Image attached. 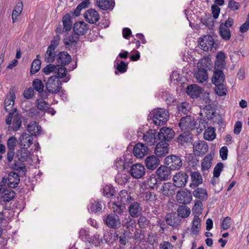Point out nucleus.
Segmentation results:
<instances>
[{
  "label": "nucleus",
  "instance_id": "864d4df0",
  "mask_svg": "<svg viewBox=\"0 0 249 249\" xmlns=\"http://www.w3.org/2000/svg\"><path fill=\"white\" fill-rule=\"evenodd\" d=\"M33 87L34 89L40 93L43 91L44 85L41 80L35 79L33 82Z\"/></svg>",
  "mask_w": 249,
  "mask_h": 249
},
{
  "label": "nucleus",
  "instance_id": "ddd939ff",
  "mask_svg": "<svg viewBox=\"0 0 249 249\" xmlns=\"http://www.w3.org/2000/svg\"><path fill=\"white\" fill-rule=\"evenodd\" d=\"M106 223L108 227L112 229H118L121 226L119 217L115 213H110L107 216Z\"/></svg>",
  "mask_w": 249,
  "mask_h": 249
},
{
  "label": "nucleus",
  "instance_id": "a19ab883",
  "mask_svg": "<svg viewBox=\"0 0 249 249\" xmlns=\"http://www.w3.org/2000/svg\"><path fill=\"white\" fill-rule=\"evenodd\" d=\"M200 222L201 220L198 215H195L193 219V226L191 228L192 233L195 235H197L199 233V229L201 226Z\"/></svg>",
  "mask_w": 249,
  "mask_h": 249
},
{
  "label": "nucleus",
  "instance_id": "49530a36",
  "mask_svg": "<svg viewBox=\"0 0 249 249\" xmlns=\"http://www.w3.org/2000/svg\"><path fill=\"white\" fill-rule=\"evenodd\" d=\"M203 137L204 139L209 141L214 140L216 137L214 128L212 126L208 127L205 130Z\"/></svg>",
  "mask_w": 249,
  "mask_h": 249
},
{
  "label": "nucleus",
  "instance_id": "393cba45",
  "mask_svg": "<svg viewBox=\"0 0 249 249\" xmlns=\"http://www.w3.org/2000/svg\"><path fill=\"white\" fill-rule=\"evenodd\" d=\"M19 141L21 147L28 148L33 143V138L31 135L23 133L20 136Z\"/></svg>",
  "mask_w": 249,
  "mask_h": 249
},
{
  "label": "nucleus",
  "instance_id": "412c9836",
  "mask_svg": "<svg viewBox=\"0 0 249 249\" xmlns=\"http://www.w3.org/2000/svg\"><path fill=\"white\" fill-rule=\"evenodd\" d=\"M160 163L159 159L154 155L147 157L145 160V164L147 168L152 171L157 168Z\"/></svg>",
  "mask_w": 249,
  "mask_h": 249
},
{
  "label": "nucleus",
  "instance_id": "4be33fe9",
  "mask_svg": "<svg viewBox=\"0 0 249 249\" xmlns=\"http://www.w3.org/2000/svg\"><path fill=\"white\" fill-rule=\"evenodd\" d=\"M128 207L130 216L133 218L138 217L141 213L142 207L138 202H131Z\"/></svg>",
  "mask_w": 249,
  "mask_h": 249
},
{
  "label": "nucleus",
  "instance_id": "6ab92c4d",
  "mask_svg": "<svg viewBox=\"0 0 249 249\" xmlns=\"http://www.w3.org/2000/svg\"><path fill=\"white\" fill-rule=\"evenodd\" d=\"M148 151V148L144 144L138 143L133 148V154L138 158H142L145 156Z\"/></svg>",
  "mask_w": 249,
  "mask_h": 249
},
{
  "label": "nucleus",
  "instance_id": "bf43d9fd",
  "mask_svg": "<svg viewBox=\"0 0 249 249\" xmlns=\"http://www.w3.org/2000/svg\"><path fill=\"white\" fill-rule=\"evenodd\" d=\"M114 66L116 67L118 71L121 73H124L127 71L128 64L124 61H122L120 63H116Z\"/></svg>",
  "mask_w": 249,
  "mask_h": 249
},
{
  "label": "nucleus",
  "instance_id": "6e6552de",
  "mask_svg": "<svg viewBox=\"0 0 249 249\" xmlns=\"http://www.w3.org/2000/svg\"><path fill=\"white\" fill-rule=\"evenodd\" d=\"M208 145L204 141L198 140L193 144V152L195 156L201 157L208 151Z\"/></svg>",
  "mask_w": 249,
  "mask_h": 249
},
{
  "label": "nucleus",
  "instance_id": "ea45409f",
  "mask_svg": "<svg viewBox=\"0 0 249 249\" xmlns=\"http://www.w3.org/2000/svg\"><path fill=\"white\" fill-rule=\"evenodd\" d=\"M166 223L172 227H176L178 224V219L176 218V214L174 213H168L165 216Z\"/></svg>",
  "mask_w": 249,
  "mask_h": 249
},
{
  "label": "nucleus",
  "instance_id": "c85d7f7f",
  "mask_svg": "<svg viewBox=\"0 0 249 249\" xmlns=\"http://www.w3.org/2000/svg\"><path fill=\"white\" fill-rule=\"evenodd\" d=\"M96 4L101 9L112 10L115 3L113 0H96Z\"/></svg>",
  "mask_w": 249,
  "mask_h": 249
},
{
  "label": "nucleus",
  "instance_id": "a211bd4d",
  "mask_svg": "<svg viewBox=\"0 0 249 249\" xmlns=\"http://www.w3.org/2000/svg\"><path fill=\"white\" fill-rule=\"evenodd\" d=\"M177 199L179 203L183 204H189L192 199V195L190 191L178 192L177 194Z\"/></svg>",
  "mask_w": 249,
  "mask_h": 249
},
{
  "label": "nucleus",
  "instance_id": "a878e982",
  "mask_svg": "<svg viewBox=\"0 0 249 249\" xmlns=\"http://www.w3.org/2000/svg\"><path fill=\"white\" fill-rule=\"evenodd\" d=\"M79 36L74 33L66 36L64 39L65 47L69 49L75 48L76 46L77 42Z\"/></svg>",
  "mask_w": 249,
  "mask_h": 249
},
{
  "label": "nucleus",
  "instance_id": "de8ad7c7",
  "mask_svg": "<svg viewBox=\"0 0 249 249\" xmlns=\"http://www.w3.org/2000/svg\"><path fill=\"white\" fill-rule=\"evenodd\" d=\"M203 209L202 201L198 199L196 200L195 201V204L192 208L193 213L196 214V215H199L202 213Z\"/></svg>",
  "mask_w": 249,
  "mask_h": 249
},
{
  "label": "nucleus",
  "instance_id": "6e6d98bb",
  "mask_svg": "<svg viewBox=\"0 0 249 249\" xmlns=\"http://www.w3.org/2000/svg\"><path fill=\"white\" fill-rule=\"evenodd\" d=\"M215 88V93L219 96H222L226 95L227 89L224 84H220L219 85H216Z\"/></svg>",
  "mask_w": 249,
  "mask_h": 249
},
{
  "label": "nucleus",
  "instance_id": "13d9d810",
  "mask_svg": "<svg viewBox=\"0 0 249 249\" xmlns=\"http://www.w3.org/2000/svg\"><path fill=\"white\" fill-rule=\"evenodd\" d=\"M36 108L40 110H46L48 107L49 104L43 99H38L36 101Z\"/></svg>",
  "mask_w": 249,
  "mask_h": 249
},
{
  "label": "nucleus",
  "instance_id": "423d86ee",
  "mask_svg": "<svg viewBox=\"0 0 249 249\" xmlns=\"http://www.w3.org/2000/svg\"><path fill=\"white\" fill-rule=\"evenodd\" d=\"M164 164L168 166L171 170H178L182 165L181 159L176 155H170L166 157L164 160Z\"/></svg>",
  "mask_w": 249,
  "mask_h": 249
},
{
  "label": "nucleus",
  "instance_id": "603ef678",
  "mask_svg": "<svg viewBox=\"0 0 249 249\" xmlns=\"http://www.w3.org/2000/svg\"><path fill=\"white\" fill-rule=\"evenodd\" d=\"M41 62L39 59H35L32 63L30 72L34 74L37 72L40 69Z\"/></svg>",
  "mask_w": 249,
  "mask_h": 249
},
{
  "label": "nucleus",
  "instance_id": "f03ea898",
  "mask_svg": "<svg viewBox=\"0 0 249 249\" xmlns=\"http://www.w3.org/2000/svg\"><path fill=\"white\" fill-rule=\"evenodd\" d=\"M43 72L46 75H49L52 72L57 73L59 78L63 79V82H68L71 79V75L67 72V69L60 65H54L52 64L47 65L43 70Z\"/></svg>",
  "mask_w": 249,
  "mask_h": 249
},
{
  "label": "nucleus",
  "instance_id": "aec40b11",
  "mask_svg": "<svg viewBox=\"0 0 249 249\" xmlns=\"http://www.w3.org/2000/svg\"><path fill=\"white\" fill-rule=\"evenodd\" d=\"M85 20L90 23H95L99 19L98 13L94 9H90L87 11L84 14Z\"/></svg>",
  "mask_w": 249,
  "mask_h": 249
},
{
  "label": "nucleus",
  "instance_id": "b1692460",
  "mask_svg": "<svg viewBox=\"0 0 249 249\" xmlns=\"http://www.w3.org/2000/svg\"><path fill=\"white\" fill-rule=\"evenodd\" d=\"M225 80V76L221 70L215 69L214 70L212 81L214 85L224 83Z\"/></svg>",
  "mask_w": 249,
  "mask_h": 249
},
{
  "label": "nucleus",
  "instance_id": "2eb2a0df",
  "mask_svg": "<svg viewBox=\"0 0 249 249\" xmlns=\"http://www.w3.org/2000/svg\"><path fill=\"white\" fill-rule=\"evenodd\" d=\"M0 193L1 194V199L5 202H8L12 200L15 196V193L14 191L5 190V186L0 183Z\"/></svg>",
  "mask_w": 249,
  "mask_h": 249
},
{
  "label": "nucleus",
  "instance_id": "dca6fc26",
  "mask_svg": "<svg viewBox=\"0 0 249 249\" xmlns=\"http://www.w3.org/2000/svg\"><path fill=\"white\" fill-rule=\"evenodd\" d=\"M156 174L161 181H165L171 177V170L166 166H160L157 170Z\"/></svg>",
  "mask_w": 249,
  "mask_h": 249
},
{
  "label": "nucleus",
  "instance_id": "8fccbe9b",
  "mask_svg": "<svg viewBox=\"0 0 249 249\" xmlns=\"http://www.w3.org/2000/svg\"><path fill=\"white\" fill-rule=\"evenodd\" d=\"M63 31L67 32L71 28V17L68 15H66L63 18Z\"/></svg>",
  "mask_w": 249,
  "mask_h": 249
},
{
  "label": "nucleus",
  "instance_id": "37998d69",
  "mask_svg": "<svg viewBox=\"0 0 249 249\" xmlns=\"http://www.w3.org/2000/svg\"><path fill=\"white\" fill-rule=\"evenodd\" d=\"M56 55H57L55 50L47 48L45 54V61L48 63H53L55 60Z\"/></svg>",
  "mask_w": 249,
  "mask_h": 249
},
{
  "label": "nucleus",
  "instance_id": "cd10ccee",
  "mask_svg": "<svg viewBox=\"0 0 249 249\" xmlns=\"http://www.w3.org/2000/svg\"><path fill=\"white\" fill-rule=\"evenodd\" d=\"M7 180V185L10 188L16 187L20 181L19 176L13 172H11L8 174Z\"/></svg>",
  "mask_w": 249,
  "mask_h": 249
},
{
  "label": "nucleus",
  "instance_id": "7ed1b4c3",
  "mask_svg": "<svg viewBox=\"0 0 249 249\" xmlns=\"http://www.w3.org/2000/svg\"><path fill=\"white\" fill-rule=\"evenodd\" d=\"M149 117H152L154 124L157 125H163L168 119V112L164 108L154 109L150 113Z\"/></svg>",
  "mask_w": 249,
  "mask_h": 249
},
{
  "label": "nucleus",
  "instance_id": "9d476101",
  "mask_svg": "<svg viewBox=\"0 0 249 249\" xmlns=\"http://www.w3.org/2000/svg\"><path fill=\"white\" fill-rule=\"evenodd\" d=\"M201 48L204 51H212L214 47V40L211 35L204 36L199 42Z\"/></svg>",
  "mask_w": 249,
  "mask_h": 249
},
{
  "label": "nucleus",
  "instance_id": "0eeeda50",
  "mask_svg": "<svg viewBox=\"0 0 249 249\" xmlns=\"http://www.w3.org/2000/svg\"><path fill=\"white\" fill-rule=\"evenodd\" d=\"M196 126V122L190 116L182 117L179 123V126L181 130L187 132L195 129Z\"/></svg>",
  "mask_w": 249,
  "mask_h": 249
},
{
  "label": "nucleus",
  "instance_id": "4468645a",
  "mask_svg": "<svg viewBox=\"0 0 249 249\" xmlns=\"http://www.w3.org/2000/svg\"><path fill=\"white\" fill-rule=\"evenodd\" d=\"M89 29V25L84 21L76 22L73 27L74 33L78 36L85 35Z\"/></svg>",
  "mask_w": 249,
  "mask_h": 249
},
{
  "label": "nucleus",
  "instance_id": "9b49d317",
  "mask_svg": "<svg viewBox=\"0 0 249 249\" xmlns=\"http://www.w3.org/2000/svg\"><path fill=\"white\" fill-rule=\"evenodd\" d=\"M188 179V176L184 172H179L173 177L174 185L178 188L183 187L186 185Z\"/></svg>",
  "mask_w": 249,
  "mask_h": 249
},
{
  "label": "nucleus",
  "instance_id": "c756f323",
  "mask_svg": "<svg viewBox=\"0 0 249 249\" xmlns=\"http://www.w3.org/2000/svg\"><path fill=\"white\" fill-rule=\"evenodd\" d=\"M27 130L32 136H37L41 133V127L35 122L30 123L27 126Z\"/></svg>",
  "mask_w": 249,
  "mask_h": 249
},
{
  "label": "nucleus",
  "instance_id": "4c0bfd02",
  "mask_svg": "<svg viewBox=\"0 0 249 249\" xmlns=\"http://www.w3.org/2000/svg\"><path fill=\"white\" fill-rule=\"evenodd\" d=\"M122 225L129 231H133L136 226V220L131 216H128L123 220Z\"/></svg>",
  "mask_w": 249,
  "mask_h": 249
},
{
  "label": "nucleus",
  "instance_id": "79ce46f5",
  "mask_svg": "<svg viewBox=\"0 0 249 249\" xmlns=\"http://www.w3.org/2000/svg\"><path fill=\"white\" fill-rule=\"evenodd\" d=\"M192 138V134L188 132H184L179 135L177 139V142L181 145H183L188 142Z\"/></svg>",
  "mask_w": 249,
  "mask_h": 249
},
{
  "label": "nucleus",
  "instance_id": "58836bf2",
  "mask_svg": "<svg viewBox=\"0 0 249 249\" xmlns=\"http://www.w3.org/2000/svg\"><path fill=\"white\" fill-rule=\"evenodd\" d=\"M195 77L199 83H203L208 79L207 71L203 68H198L197 71L195 73Z\"/></svg>",
  "mask_w": 249,
  "mask_h": 249
},
{
  "label": "nucleus",
  "instance_id": "f3484780",
  "mask_svg": "<svg viewBox=\"0 0 249 249\" xmlns=\"http://www.w3.org/2000/svg\"><path fill=\"white\" fill-rule=\"evenodd\" d=\"M169 144L166 142H159L155 148V153L158 157H164L169 152Z\"/></svg>",
  "mask_w": 249,
  "mask_h": 249
},
{
  "label": "nucleus",
  "instance_id": "c03bdc74",
  "mask_svg": "<svg viewBox=\"0 0 249 249\" xmlns=\"http://www.w3.org/2000/svg\"><path fill=\"white\" fill-rule=\"evenodd\" d=\"M102 203L101 201H94V202H91L88 206L89 211L95 213L101 212L102 210Z\"/></svg>",
  "mask_w": 249,
  "mask_h": 249
},
{
  "label": "nucleus",
  "instance_id": "1a4fd4ad",
  "mask_svg": "<svg viewBox=\"0 0 249 249\" xmlns=\"http://www.w3.org/2000/svg\"><path fill=\"white\" fill-rule=\"evenodd\" d=\"M128 172L133 178L139 179L143 177L145 175V169L142 164L136 163L131 165Z\"/></svg>",
  "mask_w": 249,
  "mask_h": 249
},
{
  "label": "nucleus",
  "instance_id": "09e8293b",
  "mask_svg": "<svg viewBox=\"0 0 249 249\" xmlns=\"http://www.w3.org/2000/svg\"><path fill=\"white\" fill-rule=\"evenodd\" d=\"M190 212V209L185 205L180 206L178 209V215L182 218L187 217Z\"/></svg>",
  "mask_w": 249,
  "mask_h": 249
},
{
  "label": "nucleus",
  "instance_id": "72a5a7b5",
  "mask_svg": "<svg viewBox=\"0 0 249 249\" xmlns=\"http://www.w3.org/2000/svg\"><path fill=\"white\" fill-rule=\"evenodd\" d=\"M194 196L201 201H205L208 199V193L204 188H197L193 192Z\"/></svg>",
  "mask_w": 249,
  "mask_h": 249
},
{
  "label": "nucleus",
  "instance_id": "c9c22d12",
  "mask_svg": "<svg viewBox=\"0 0 249 249\" xmlns=\"http://www.w3.org/2000/svg\"><path fill=\"white\" fill-rule=\"evenodd\" d=\"M161 181L158 177L154 174H152L148 178L147 180V184L151 189H157L161 184Z\"/></svg>",
  "mask_w": 249,
  "mask_h": 249
},
{
  "label": "nucleus",
  "instance_id": "338daca9",
  "mask_svg": "<svg viewBox=\"0 0 249 249\" xmlns=\"http://www.w3.org/2000/svg\"><path fill=\"white\" fill-rule=\"evenodd\" d=\"M223 169V164L222 162H218L214 167L213 171L214 177L218 178Z\"/></svg>",
  "mask_w": 249,
  "mask_h": 249
},
{
  "label": "nucleus",
  "instance_id": "7c9ffc66",
  "mask_svg": "<svg viewBox=\"0 0 249 249\" xmlns=\"http://www.w3.org/2000/svg\"><path fill=\"white\" fill-rule=\"evenodd\" d=\"M186 92L192 98H197L201 93V89L196 85H191L186 88Z\"/></svg>",
  "mask_w": 249,
  "mask_h": 249
},
{
  "label": "nucleus",
  "instance_id": "5701e85b",
  "mask_svg": "<svg viewBox=\"0 0 249 249\" xmlns=\"http://www.w3.org/2000/svg\"><path fill=\"white\" fill-rule=\"evenodd\" d=\"M56 60L57 63L60 64V65L65 67L71 62V58L67 52L63 51L58 53Z\"/></svg>",
  "mask_w": 249,
  "mask_h": 249
},
{
  "label": "nucleus",
  "instance_id": "f8f14e48",
  "mask_svg": "<svg viewBox=\"0 0 249 249\" xmlns=\"http://www.w3.org/2000/svg\"><path fill=\"white\" fill-rule=\"evenodd\" d=\"M174 131L168 127H162L158 133V139L160 142H166L169 141L174 137Z\"/></svg>",
  "mask_w": 249,
  "mask_h": 249
},
{
  "label": "nucleus",
  "instance_id": "774afa93",
  "mask_svg": "<svg viewBox=\"0 0 249 249\" xmlns=\"http://www.w3.org/2000/svg\"><path fill=\"white\" fill-rule=\"evenodd\" d=\"M201 22L209 28H211L214 25V21L212 18L204 17L201 18Z\"/></svg>",
  "mask_w": 249,
  "mask_h": 249
},
{
  "label": "nucleus",
  "instance_id": "3c124183",
  "mask_svg": "<svg viewBox=\"0 0 249 249\" xmlns=\"http://www.w3.org/2000/svg\"><path fill=\"white\" fill-rule=\"evenodd\" d=\"M103 190V195L108 198L113 196L115 192L114 188L110 185H105L104 187Z\"/></svg>",
  "mask_w": 249,
  "mask_h": 249
},
{
  "label": "nucleus",
  "instance_id": "473e14b6",
  "mask_svg": "<svg viewBox=\"0 0 249 249\" xmlns=\"http://www.w3.org/2000/svg\"><path fill=\"white\" fill-rule=\"evenodd\" d=\"M15 99L16 95L14 92L10 91L4 101V108L6 111H7L13 108Z\"/></svg>",
  "mask_w": 249,
  "mask_h": 249
},
{
  "label": "nucleus",
  "instance_id": "39448f33",
  "mask_svg": "<svg viewBox=\"0 0 249 249\" xmlns=\"http://www.w3.org/2000/svg\"><path fill=\"white\" fill-rule=\"evenodd\" d=\"M233 25V19L231 18L228 19L224 22L220 24L219 27V33L220 37L224 40H229L231 37L230 28Z\"/></svg>",
  "mask_w": 249,
  "mask_h": 249
},
{
  "label": "nucleus",
  "instance_id": "69168bd1",
  "mask_svg": "<svg viewBox=\"0 0 249 249\" xmlns=\"http://www.w3.org/2000/svg\"><path fill=\"white\" fill-rule=\"evenodd\" d=\"M231 225V218L229 216L225 217L221 222L220 226L223 230L230 228Z\"/></svg>",
  "mask_w": 249,
  "mask_h": 249
},
{
  "label": "nucleus",
  "instance_id": "a18cd8bd",
  "mask_svg": "<svg viewBox=\"0 0 249 249\" xmlns=\"http://www.w3.org/2000/svg\"><path fill=\"white\" fill-rule=\"evenodd\" d=\"M28 148H22L17 153L19 160L20 161H27L30 158V152L27 150Z\"/></svg>",
  "mask_w": 249,
  "mask_h": 249
},
{
  "label": "nucleus",
  "instance_id": "0e129e2a",
  "mask_svg": "<svg viewBox=\"0 0 249 249\" xmlns=\"http://www.w3.org/2000/svg\"><path fill=\"white\" fill-rule=\"evenodd\" d=\"M22 162L23 161H20V160L18 161H15L12 166L13 169L19 172H24L26 170V168Z\"/></svg>",
  "mask_w": 249,
  "mask_h": 249
},
{
  "label": "nucleus",
  "instance_id": "f704fd0d",
  "mask_svg": "<svg viewBox=\"0 0 249 249\" xmlns=\"http://www.w3.org/2000/svg\"><path fill=\"white\" fill-rule=\"evenodd\" d=\"M191 178L192 180V183L190 184L191 187H197L202 183V177L198 172H192Z\"/></svg>",
  "mask_w": 249,
  "mask_h": 249
},
{
  "label": "nucleus",
  "instance_id": "4d7b16f0",
  "mask_svg": "<svg viewBox=\"0 0 249 249\" xmlns=\"http://www.w3.org/2000/svg\"><path fill=\"white\" fill-rule=\"evenodd\" d=\"M25 112L26 116L33 119L36 118L40 114L38 109L35 107H33L28 110H26Z\"/></svg>",
  "mask_w": 249,
  "mask_h": 249
},
{
  "label": "nucleus",
  "instance_id": "bb28decb",
  "mask_svg": "<svg viewBox=\"0 0 249 249\" xmlns=\"http://www.w3.org/2000/svg\"><path fill=\"white\" fill-rule=\"evenodd\" d=\"M143 140L149 145H154L157 142L155 130L150 129L143 135Z\"/></svg>",
  "mask_w": 249,
  "mask_h": 249
},
{
  "label": "nucleus",
  "instance_id": "e433bc0d",
  "mask_svg": "<svg viewBox=\"0 0 249 249\" xmlns=\"http://www.w3.org/2000/svg\"><path fill=\"white\" fill-rule=\"evenodd\" d=\"M23 7L22 1L21 0H18L12 12V18L13 23L17 21L18 17L20 15L23 10Z\"/></svg>",
  "mask_w": 249,
  "mask_h": 249
},
{
  "label": "nucleus",
  "instance_id": "f257e3e1",
  "mask_svg": "<svg viewBox=\"0 0 249 249\" xmlns=\"http://www.w3.org/2000/svg\"><path fill=\"white\" fill-rule=\"evenodd\" d=\"M117 201L112 203V209L114 213L117 214H121L125 209V205L129 204L133 200L126 190H122L117 196Z\"/></svg>",
  "mask_w": 249,
  "mask_h": 249
},
{
  "label": "nucleus",
  "instance_id": "680f3d73",
  "mask_svg": "<svg viewBox=\"0 0 249 249\" xmlns=\"http://www.w3.org/2000/svg\"><path fill=\"white\" fill-rule=\"evenodd\" d=\"M190 108V105L186 102L182 103L178 107V109L179 113H182L186 114Z\"/></svg>",
  "mask_w": 249,
  "mask_h": 249
},
{
  "label": "nucleus",
  "instance_id": "2f4dec72",
  "mask_svg": "<svg viewBox=\"0 0 249 249\" xmlns=\"http://www.w3.org/2000/svg\"><path fill=\"white\" fill-rule=\"evenodd\" d=\"M214 155L213 151L206 155L201 162V168L203 171L208 170L212 166V162Z\"/></svg>",
  "mask_w": 249,
  "mask_h": 249
},
{
  "label": "nucleus",
  "instance_id": "052dcab7",
  "mask_svg": "<svg viewBox=\"0 0 249 249\" xmlns=\"http://www.w3.org/2000/svg\"><path fill=\"white\" fill-rule=\"evenodd\" d=\"M21 125V120L18 114L14 117L12 124V129L14 131L18 130Z\"/></svg>",
  "mask_w": 249,
  "mask_h": 249
},
{
  "label": "nucleus",
  "instance_id": "e2e57ef3",
  "mask_svg": "<svg viewBox=\"0 0 249 249\" xmlns=\"http://www.w3.org/2000/svg\"><path fill=\"white\" fill-rule=\"evenodd\" d=\"M124 156H123L122 157H120L119 158H117L114 161V167L116 169L119 170H123V164H124Z\"/></svg>",
  "mask_w": 249,
  "mask_h": 249
},
{
  "label": "nucleus",
  "instance_id": "20e7f679",
  "mask_svg": "<svg viewBox=\"0 0 249 249\" xmlns=\"http://www.w3.org/2000/svg\"><path fill=\"white\" fill-rule=\"evenodd\" d=\"M58 76H52L49 78L46 83V88L48 91L52 94H57L62 89L61 83Z\"/></svg>",
  "mask_w": 249,
  "mask_h": 249
},
{
  "label": "nucleus",
  "instance_id": "5fc2aeb1",
  "mask_svg": "<svg viewBox=\"0 0 249 249\" xmlns=\"http://www.w3.org/2000/svg\"><path fill=\"white\" fill-rule=\"evenodd\" d=\"M172 185L170 183H164L160 189L161 193L166 196H169L172 195Z\"/></svg>",
  "mask_w": 249,
  "mask_h": 249
}]
</instances>
